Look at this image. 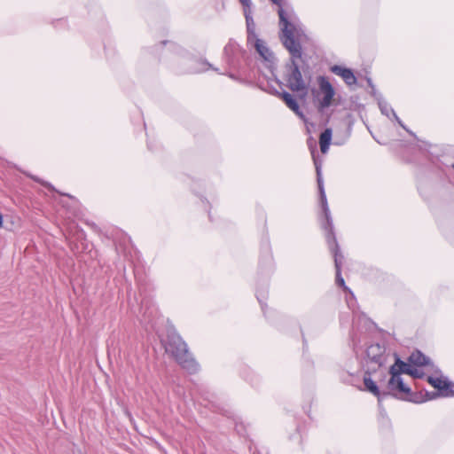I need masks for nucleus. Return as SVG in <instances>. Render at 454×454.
Masks as SVG:
<instances>
[{"label": "nucleus", "mask_w": 454, "mask_h": 454, "mask_svg": "<svg viewBox=\"0 0 454 454\" xmlns=\"http://www.w3.org/2000/svg\"><path fill=\"white\" fill-rule=\"evenodd\" d=\"M279 25L282 32L281 40L285 47L292 55L291 72L287 76V84L292 91L301 93V99H304L309 92V82L303 79L302 74L295 63V58H301V45L296 42L295 37L300 35L299 20L291 8L278 11Z\"/></svg>", "instance_id": "f257e3e1"}, {"label": "nucleus", "mask_w": 454, "mask_h": 454, "mask_svg": "<svg viewBox=\"0 0 454 454\" xmlns=\"http://www.w3.org/2000/svg\"><path fill=\"white\" fill-rule=\"evenodd\" d=\"M312 156H313L314 164H315L316 171H317V184H318V190L320 192V198H321L323 210L325 215L327 224L329 225L330 229H332V220L330 217V212H329V208L327 206L326 196L325 193V189H324V184H323V178H322V173H321V163L315 157L314 152H312ZM328 244H329V247L332 250V252L333 254V257H334V263H335V268H336V283L339 286H343L345 290H348V287L345 286L344 279L340 274V263H341L340 259L342 256L340 254L338 244H337L335 237L333 235L332 230H330V234L328 236Z\"/></svg>", "instance_id": "f03ea898"}, {"label": "nucleus", "mask_w": 454, "mask_h": 454, "mask_svg": "<svg viewBox=\"0 0 454 454\" xmlns=\"http://www.w3.org/2000/svg\"><path fill=\"white\" fill-rule=\"evenodd\" d=\"M167 353L171 355L176 362L190 373L198 371V364L188 353L186 344L177 335L168 336L164 344Z\"/></svg>", "instance_id": "7ed1b4c3"}, {"label": "nucleus", "mask_w": 454, "mask_h": 454, "mask_svg": "<svg viewBox=\"0 0 454 454\" xmlns=\"http://www.w3.org/2000/svg\"><path fill=\"white\" fill-rule=\"evenodd\" d=\"M317 89L311 90L315 104L319 111H323L333 105L335 90L328 79L325 76L317 77Z\"/></svg>", "instance_id": "20e7f679"}, {"label": "nucleus", "mask_w": 454, "mask_h": 454, "mask_svg": "<svg viewBox=\"0 0 454 454\" xmlns=\"http://www.w3.org/2000/svg\"><path fill=\"white\" fill-rule=\"evenodd\" d=\"M385 348L379 344H373L368 347L366 350L367 365L369 369L375 370L373 364L381 367L386 363V356H384Z\"/></svg>", "instance_id": "39448f33"}, {"label": "nucleus", "mask_w": 454, "mask_h": 454, "mask_svg": "<svg viewBox=\"0 0 454 454\" xmlns=\"http://www.w3.org/2000/svg\"><path fill=\"white\" fill-rule=\"evenodd\" d=\"M427 381L441 392L443 396L454 395V383L449 381L446 378L432 377L427 378Z\"/></svg>", "instance_id": "423d86ee"}, {"label": "nucleus", "mask_w": 454, "mask_h": 454, "mask_svg": "<svg viewBox=\"0 0 454 454\" xmlns=\"http://www.w3.org/2000/svg\"><path fill=\"white\" fill-rule=\"evenodd\" d=\"M252 21H249V27L247 26L248 30V42H251L252 40H254V47L257 51V52L260 54V56L268 62H272L274 56L272 52L269 50V48L266 46L265 43L256 38L255 34L252 32L251 30V23Z\"/></svg>", "instance_id": "0eeeda50"}, {"label": "nucleus", "mask_w": 454, "mask_h": 454, "mask_svg": "<svg viewBox=\"0 0 454 454\" xmlns=\"http://www.w3.org/2000/svg\"><path fill=\"white\" fill-rule=\"evenodd\" d=\"M390 374L391 378L388 380V389L390 391H398L405 395L411 392L410 387L403 383L400 375H397L395 372Z\"/></svg>", "instance_id": "6e6552de"}, {"label": "nucleus", "mask_w": 454, "mask_h": 454, "mask_svg": "<svg viewBox=\"0 0 454 454\" xmlns=\"http://www.w3.org/2000/svg\"><path fill=\"white\" fill-rule=\"evenodd\" d=\"M331 71L334 74L340 76L348 86H351L356 82V78L351 69L335 65L331 67Z\"/></svg>", "instance_id": "1a4fd4ad"}, {"label": "nucleus", "mask_w": 454, "mask_h": 454, "mask_svg": "<svg viewBox=\"0 0 454 454\" xmlns=\"http://www.w3.org/2000/svg\"><path fill=\"white\" fill-rule=\"evenodd\" d=\"M282 100L285 102V104L294 112L295 114H297L301 119L304 121V122H307V120L300 110V106L294 97L288 93V92H283L280 95Z\"/></svg>", "instance_id": "9d476101"}, {"label": "nucleus", "mask_w": 454, "mask_h": 454, "mask_svg": "<svg viewBox=\"0 0 454 454\" xmlns=\"http://www.w3.org/2000/svg\"><path fill=\"white\" fill-rule=\"evenodd\" d=\"M411 364H406L399 358H396L395 364L390 367L389 373L395 372L397 375H400L401 373H406L410 375L411 371L412 370Z\"/></svg>", "instance_id": "9b49d317"}, {"label": "nucleus", "mask_w": 454, "mask_h": 454, "mask_svg": "<svg viewBox=\"0 0 454 454\" xmlns=\"http://www.w3.org/2000/svg\"><path fill=\"white\" fill-rule=\"evenodd\" d=\"M364 383L366 387V389L376 395L378 397L379 403H380L385 395H387L386 393H380L376 383L369 377L364 376Z\"/></svg>", "instance_id": "f8f14e48"}, {"label": "nucleus", "mask_w": 454, "mask_h": 454, "mask_svg": "<svg viewBox=\"0 0 454 454\" xmlns=\"http://www.w3.org/2000/svg\"><path fill=\"white\" fill-rule=\"evenodd\" d=\"M380 108L383 114H385L387 117H390V115H393V117L396 120L398 124L404 129L407 132L412 135V132L410 131L406 126L403 123V121L399 119V117L396 115L395 111L387 104V103H381L380 102Z\"/></svg>", "instance_id": "ddd939ff"}, {"label": "nucleus", "mask_w": 454, "mask_h": 454, "mask_svg": "<svg viewBox=\"0 0 454 454\" xmlns=\"http://www.w3.org/2000/svg\"><path fill=\"white\" fill-rule=\"evenodd\" d=\"M332 140V129H326L321 133L319 137L320 150L322 153H326Z\"/></svg>", "instance_id": "4468645a"}, {"label": "nucleus", "mask_w": 454, "mask_h": 454, "mask_svg": "<svg viewBox=\"0 0 454 454\" xmlns=\"http://www.w3.org/2000/svg\"><path fill=\"white\" fill-rule=\"evenodd\" d=\"M409 363L416 366H424L429 364V359L420 351H415L410 356Z\"/></svg>", "instance_id": "2eb2a0df"}, {"label": "nucleus", "mask_w": 454, "mask_h": 454, "mask_svg": "<svg viewBox=\"0 0 454 454\" xmlns=\"http://www.w3.org/2000/svg\"><path fill=\"white\" fill-rule=\"evenodd\" d=\"M239 50V44L234 41H230L224 47V54L230 58L234 55Z\"/></svg>", "instance_id": "dca6fc26"}, {"label": "nucleus", "mask_w": 454, "mask_h": 454, "mask_svg": "<svg viewBox=\"0 0 454 454\" xmlns=\"http://www.w3.org/2000/svg\"><path fill=\"white\" fill-rule=\"evenodd\" d=\"M239 2L244 6V14L246 17L247 24L249 26V21H252V17L250 15L251 1L250 0H239Z\"/></svg>", "instance_id": "f3484780"}, {"label": "nucleus", "mask_w": 454, "mask_h": 454, "mask_svg": "<svg viewBox=\"0 0 454 454\" xmlns=\"http://www.w3.org/2000/svg\"><path fill=\"white\" fill-rule=\"evenodd\" d=\"M200 67L194 68L193 72H202L209 69L211 67V65L207 63V61H200L199 63Z\"/></svg>", "instance_id": "a211bd4d"}, {"label": "nucleus", "mask_w": 454, "mask_h": 454, "mask_svg": "<svg viewBox=\"0 0 454 454\" xmlns=\"http://www.w3.org/2000/svg\"><path fill=\"white\" fill-rule=\"evenodd\" d=\"M410 375L414 377V378H422L424 373L420 370H419L417 368H412V370L411 371Z\"/></svg>", "instance_id": "6ab92c4d"}, {"label": "nucleus", "mask_w": 454, "mask_h": 454, "mask_svg": "<svg viewBox=\"0 0 454 454\" xmlns=\"http://www.w3.org/2000/svg\"><path fill=\"white\" fill-rule=\"evenodd\" d=\"M270 1H271L273 4H275L278 5V7H279V8H278V10H279L280 8L284 9V8L282 7V5H281V4H282V0H270Z\"/></svg>", "instance_id": "aec40b11"}, {"label": "nucleus", "mask_w": 454, "mask_h": 454, "mask_svg": "<svg viewBox=\"0 0 454 454\" xmlns=\"http://www.w3.org/2000/svg\"><path fill=\"white\" fill-rule=\"evenodd\" d=\"M3 225V216L2 215L0 214V227H2Z\"/></svg>", "instance_id": "412c9836"}, {"label": "nucleus", "mask_w": 454, "mask_h": 454, "mask_svg": "<svg viewBox=\"0 0 454 454\" xmlns=\"http://www.w3.org/2000/svg\"><path fill=\"white\" fill-rule=\"evenodd\" d=\"M45 186L49 187V188H51V184H43Z\"/></svg>", "instance_id": "4be33fe9"}, {"label": "nucleus", "mask_w": 454, "mask_h": 454, "mask_svg": "<svg viewBox=\"0 0 454 454\" xmlns=\"http://www.w3.org/2000/svg\"><path fill=\"white\" fill-rule=\"evenodd\" d=\"M453 168H454V164H453Z\"/></svg>", "instance_id": "5701e85b"}]
</instances>
